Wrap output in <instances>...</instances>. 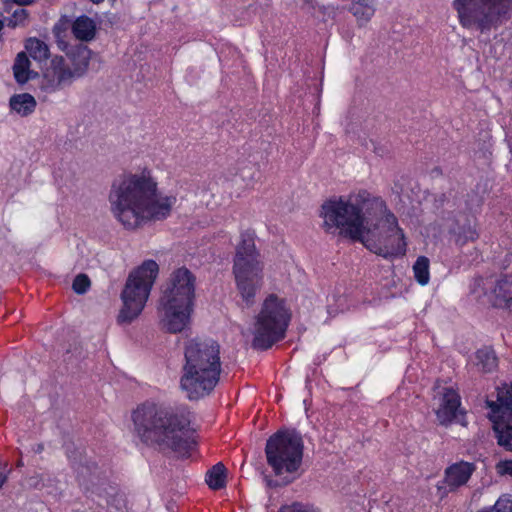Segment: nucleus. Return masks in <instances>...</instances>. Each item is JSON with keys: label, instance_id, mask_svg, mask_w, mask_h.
<instances>
[{"label": "nucleus", "instance_id": "nucleus-29", "mask_svg": "<svg viewBox=\"0 0 512 512\" xmlns=\"http://www.w3.org/2000/svg\"><path fill=\"white\" fill-rule=\"evenodd\" d=\"M478 512H512V500L501 497L496 501L494 506Z\"/></svg>", "mask_w": 512, "mask_h": 512}, {"label": "nucleus", "instance_id": "nucleus-6", "mask_svg": "<svg viewBox=\"0 0 512 512\" xmlns=\"http://www.w3.org/2000/svg\"><path fill=\"white\" fill-rule=\"evenodd\" d=\"M263 268L254 236L248 232L243 233L236 248L233 274L237 290L247 307L255 303V296L263 286Z\"/></svg>", "mask_w": 512, "mask_h": 512}, {"label": "nucleus", "instance_id": "nucleus-36", "mask_svg": "<svg viewBox=\"0 0 512 512\" xmlns=\"http://www.w3.org/2000/svg\"><path fill=\"white\" fill-rule=\"evenodd\" d=\"M5 3H16L19 5H27L32 2V0H3Z\"/></svg>", "mask_w": 512, "mask_h": 512}, {"label": "nucleus", "instance_id": "nucleus-27", "mask_svg": "<svg viewBox=\"0 0 512 512\" xmlns=\"http://www.w3.org/2000/svg\"><path fill=\"white\" fill-rule=\"evenodd\" d=\"M429 259L425 256H419L413 265L414 277L416 281L424 286L429 282Z\"/></svg>", "mask_w": 512, "mask_h": 512}, {"label": "nucleus", "instance_id": "nucleus-38", "mask_svg": "<svg viewBox=\"0 0 512 512\" xmlns=\"http://www.w3.org/2000/svg\"><path fill=\"white\" fill-rule=\"evenodd\" d=\"M5 480H6V477H5L4 473L0 471V488L4 484Z\"/></svg>", "mask_w": 512, "mask_h": 512}, {"label": "nucleus", "instance_id": "nucleus-33", "mask_svg": "<svg viewBox=\"0 0 512 512\" xmlns=\"http://www.w3.org/2000/svg\"><path fill=\"white\" fill-rule=\"evenodd\" d=\"M497 471L501 475H512V460L499 462L497 464Z\"/></svg>", "mask_w": 512, "mask_h": 512}, {"label": "nucleus", "instance_id": "nucleus-13", "mask_svg": "<svg viewBox=\"0 0 512 512\" xmlns=\"http://www.w3.org/2000/svg\"><path fill=\"white\" fill-rule=\"evenodd\" d=\"M194 305L159 300L160 324L169 333L182 332L190 323Z\"/></svg>", "mask_w": 512, "mask_h": 512}, {"label": "nucleus", "instance_id": "nucleus-15", "mask_svg": "<svg viewBox=\"0 0 512 512\" xmlns=\"http://www.w3.org/2000/svg\"><path fill=\"white\" fill-rule=\"evenodd\" d=\"M89 55L90 52L86 48L80 47L77 60H73V69L65 63L62 57L53 58L52 69L58 83H66L83 75L88 67Z\"/></svg>", "mask_w": 512, "mask_h": 512}, {"label": "nucleus", "instance_id": "nucleus-16", "mask_svg": "<svg viewBox=\"0 0 512 512\" xmlns=\"http://www.w3.org/2000/svg\"><path fill=\"white\" fill-rule=\"evenodd\" d=\"M476 467L474 463L460 461L448 466L444 471V479L442 483L445 485H438V491L442 492V495H446L448 492H454L458 488L467 484Z\"/></svg>", "mask_w": 512, "mask_h": 512}, {"label": "nucleus", "instance_id": "nucleus-31", "mask_svg": "<svg viewBox=\"0 0 512 512\" xmlns=\"http://www.w3.org/2000/svg\"><path fill=\"white\" fill-rule=\"evenodd\" d=\"M91 286L90 279L85 274H79L73 281V290L77 294L85 293Z\"/></svg>", "mask_w": 512, "mask_h": 512}, {"label": "nucleus", "instance_id": "nucleus-14", "mask_svg": "<svg viewBox=\"0 0 512 512\" xmlns=\"http://www.w3.org/2000/svg\"><path fill=\"white\" fill-rule=\"evenodd\" d=\"M445 219V228L450 236V239L457 245L463 246L469 241H475L478 238V233L475 229L473 217L466 213L459 211Z\"/></svg>", "mask_w": 512, "mask_h": 512}, {"label": "nucleus", "instance_id": "nucleus-11", "mask_svg": "<svg viewBox=\"0 0 512 512\" xmlns=\"http://www.w3.org/2000/svg\"><path fill=\"white\" fill-rule=\"evenodd\" d=\"M489 419L494 424L498 444L512 451V385L497 390L495 401L486 400Z\"/></svg>", "mask_w": 512, "mask_h": 512}, {"label": "nucleus", "instance_id": "nucleus-20", "mask_svg": "<svg viewBox=\"0 0 512 512\" xmlns=\"http://www.w3.org/2000/svg\"><path fill=\"white\" fill-rule=\"evenodd\" d=\"M376 0H353L349 11L356 18L358 26L366 25L374 16Z\"/></svg>", "mask_w": 512, "mask_h": 512}, {"label": "nucleus", "instance_id": "nucleus-22", "mask_svg": "<svg viewBox=\"0 0 512 512\" xmlns=\"http://www.w3.org/2000/svg\"><path fill=\"white\" fill-rule=\"evenodd\" d=\"M10 107L20 116H27L34 112L36 100L28 93L17 94L11 97Z\"/></svg>", "mask_w": 512, "mask_h": 512}, {"label": "nucleus", "instance_id": "nucleus-12", "mask_svg": "<svg viewBox=\"0 0 512 512\" xmlns=\"http://www.w3.org/2000/svg\"><path fill=\"white\" fill-rule=\"evenodd\" d=\"M195 282L194 274L186 267H180L171 273L160 299L194 305Z\"/></svg>", "mask_w": 512, "mask_h": 512}, {"label": "nucleus", "instance_id": "nucleus-5", "mask_svg": "<svg viewBox=\"0 0 512 512\" xmlns=\"http://www.w3.org/2000/svg\"><path fill=\"white\" fill-rule=\"evenodd\" d=\"M303 449L302 436L295 430L278 431L268 438L265 446L267 463L280 478L267 479L269 487L288 485L299 476Z\"/></svg>", "mask_w": 512, "mask_h": 512}, {"label": "nucleus", "instance_id": "nucleus-3", "mask_svg": "<svg viewBox=\"0 0 512 512\" xmlns=\"http://www.w3.org/2000/svg\"><path fill=\"white\" fill-rule=\"evenodd\" d=\"M385 209L386 203L382 198L361 190L347 197L326 200L321 205L320 216L326 232L339 230L340 235L359 241L365 230L385 213Z\"/></svg>", "mask_w": 512, "mask_h": 512}, {"label": "nucleus", "instance_id": "nucleus-35", "mask_svg": "<svg viewBox=\"0 0 512 512\" xmlns=\"http://www.w3.org/2000/svg\"><path fill=\"white\" fill-rule=\"evenodd\" d=\"M319 11L323 15V20H326V16L328 18H334L336 16V8L332 6H320Z\"/></svg>", "mask_w": 512, "mask_h": 512}, {"label": "nucleus", "instance_id": "nucleus-10", "mask_svg": "<svg viewBox=\"0 0 512 512\" xmlns=\"http://www.w3.org/2000/svg\"><path fill=\"white\" fill-rule=\"evenodd\" d=\"M290 321V314L283 300L276 295H269L261 308L254 325L252 347L266 350L285 336Z\"/></svg>", "mask_w": 512, "mask_h": 512}, {"label": "nucleus", "instance_id": "nucleus-39", "mask_svg": "<svg viewBox=\"0 0 512 512\" xmlns=\"http://www.w3.org/2000/svg\"><path fill=\"white\" fill-rule=\"evenodd\" d=\"M93 3H96V0H91Z\"/></svg>", "mask_w": 512, "mask_h": 512}, {"label": "nucleus", "instance_id": "nucleus-37", "mask_svg": "<svg viewBox=\"0 0 512 512\" xmlns=\"http://www.w3.org/2000/svg\"><path fill=\"white\" fill-rule=\"evenodd\" d=\"M305 5L311 9H315V0H304Z\"/></svg>", "mask_w": 512, "mask_h": 512}, {"label": "nucleus", "instance_id": "nucleus-25", "mask_svg": "<svg viewBox=\"0 0 512 512\" xmlns=\"http://www.w3.org/2000/svg\"><path fill=\"white\" fill-rule=\"evenodd\" d=\"M206 483L213 490H219L226 485V468L219 462L206 473Z\"/></svg>", "mask_w": 512, "mask_h": 512}, {"label": "nucleus", "instance_id": "nucleus-17", "mask_svg": "<svg viewBox=\"0 0 512 512\" xmlns=\"http://www.w3.org/2000/svg\"><path fill=\"white\" fill-rule=\"evenodd\" d=\"M98 507L106 512H124L126 502L124 495L120 493L115 484H101L98 494Z\"/></svg>", "mask_w": 512, "mask_h": 512}, {"label": "nucleus", "instance_id": "nucleus-1", "mask_svg": "<svg viewBox=\"0 0 512 512\" xmlns=\"http://www.w3.org/2000/svg\"><path fill=\"white\" fill-rule=\"evenodd\" d=\"M108 199L113 216L125 229L133 231L165 220L176 203L174 196L158 191L157 182L146 169L115 178Z\"/></svg>", "mask_w": 512, "mask_h": 512}, {"label": "nucleus", "instance_id": "nucleus-4", "mask_svg": "<svg viewBox=\"0 0 512 512\" xmlns=\"http://www.w3.org/2000/svg\"><path fill=\"white\" fill-rule=\"evenodd\" d=\"M180 386L190 400L209 395L219 382L220 346L211 339L195 338L184 349Z\"/></svg>", "mask_w": 512, "mask_h": 512}, {"label": "nucleus", "instance_id": "nucleus-24", "mask_svg": "<svg viewBox=\"0 0 512 512\" xmlns=\"http://www.w3.org/2000/svg\"><path fill=\"white\" fill-rule=\"evenodd\" d=\"M73 21L68 16H62L53 28L57 44L61 50L68 47V39L72 33Z\"/></svg>", "mask_w": 512, "mask_h": 512}, {"label": "nucleus", "instance_id": "nucleus-18", "mask_svg": "<svg viewBox=\"0 0 512 512\" xmlns=\"http://www.w3.org/2000/svg\"><path fill=\"white\" fill-rule=\"evenodd\" d=\"M460 407V396L452 388H443L441 403L436 415L442 425L451 423L457 416Z\"/></svg>", "mask_w": 512, "mask_h": 512}, {"label": "nucleus", "instance_id": "nucleus-34", "mask_svg": "<svg viewBox=\"0 0 512 512\" xmlns=\"http://www.w3.org/2000/svg\"><path fill=\"white\" fill-rule=\"evenodd\" d=\"M279 512H311L301 503H293L290 506H285L281 508Z\"/></svg>", "mask_w": 512, "mask_h": 512}, {"label": "nucleus", "instance_id": "nucleus-32", "mask_svg": "<svg viewBox=\"0 0 512 512\" xmlns=\"http://www.w3.org/2000/svg\"><path fill=\"white\" fill-rule=\"evenodd\" d=\"M27 17V12L25 9L19 8L14 11L12 19L10 20L13 26L20 25L24 22Z\"/></svg>", "mask_w": 512, "mask_h": 512}, {"label": "nucleus", "instance_id": "nucleus-30", "mask_svg": "<svg viewBox=\"0 0 512 512\" xmlns=\"http://www.w3.org/2000/svg\"><path fill=\"white\" fill-rule=\"evenodd\" d=\"M440 203V206H447L448 208L459 207V203L461 199L457 196L456 193L449 191L448 193H443L437 200Z\"/></svg>", "mask_w": 512, "mask_h": 512}, {"label": "nucleus", "instance_id": "nucleus-26", "mask_svg": "<svg viewBox=\"0 0 512 512\" xmlns=\"http://www.w3.org/2000/svg\"><path fill=\"white\" fill-rule=\"evenodd\" d=\"M30 61L25 52L18 53L13 70L14 76L18 83H25L31 77V71L29 69Z\"/></svg>", "mask_w": 512, "mask_h": 512}, {"label": "nucleus", "instance_id": "nucleus-28", "mask_svg": "<svg viewBox=\"0 0 512 512\" xmlns=\"http://www.w3.org/2000/svg\"><path fill=\"white\" fill-rule=\"evenodd\" d=\"M25 48L29 55L35 60H43L48 57L47 45L36 38H30L26 41Z\"/></svg>", "mask_w": 512, "mask_h": 512}, {"label": "nucleus", "instance_id": "nucleus-2", "mask_svg": "<svg viewBox=\"0 0 512 512\" xmlns=\"http://www.w3.org/2000/svg\"><path fill=\"white\" fill-rule=\"evenodd\" d=\"M131 418L139 439L162 452L188 456L196 443L190 427L191 414L184 408L145 402L132 412Z\"/></svg>", "mask_w": 512, "mask_h": 512}, {"label": "nucleus", "instance_id": "nucleus-19", "mask_svg": "<svg viewBox=\"0 0 512 512\" xmlns=\"http://www.w3.org/2000/svg\"><path fill=\"white\" fill-rule=\"evenodd\" d=\"M494 305L512 311V274L497 280L494 289Z\"/></svg>", "mask_w": 512, "mask_h": 512}, {"label": "nucleus", "instance_id": "nucleus-8", "mask_svg": "<svg viewBox=\"0 0 512 512\" xmlns=\"http://www.w3.org/2000/svg\"><path fill=\"white\" fill-rule=\"evenodd\" d=\"M158 272V264L154 260H146L129 274L121 293L123 305L117 316L118 324L128 325L141 314Z\"/></svg>", "mask_w": 512, "mask_h": 512}, {"label": "nucleus", "instance_id": "nucleus-7", "mask_svg": "<svg viewBox=\"0 0 512 512\" xmlns=\"http://www.w3.org/2000/svg\"><path fill=\"white\" fill-rule=\"evenodd\" d=\"M452 7L463 28L485 33L508 20L512 0H453Z\"/></svg>", "mask_w": 512, "mask_h": 512}, {"label": "nucleus", "instance_id": "nucleus-9", "mask_svg": "<svg viewBox=\"0 0 512 512\" xmlns=\"http://www.w3.org/2000/svg\"><path fill=\"white\" fill-rule=\"evenodd\" d=\"M374 223L365 230L359 242L384 258L405 255L407 243L395 215L386 208L385 213Z\"/></svg>", "mask_w": 512, "mask_h": 512}, {"label": "nucleus", "instance_id": "nucleus-23", "mask_svg": "<svg viewBox=\"0 0 512 512\" xmlns=\"http://www.w3.org/2000/svg\"><path fill=\"white\" fill-rule=\"evenodd\" d=\"M475 364L480 371L491 373L498 366V358L492 348L484 347L476 352Z\"/></svg>", "mask_w": 512, "mask_h": 512}, {"label": "nucleus", "instance_id": "nucleus-21", "mask_svg": "<svg viewBox=\"0 0 512 512\" xmlns=\"http://www.w3.org/2000/svg\"><path fill=\"white\" fill-rule=\"evenodd\" d=\"M95 30L96 25L93 19L86 15L79 16L73 21L72 34L78 40H92L95 35Z\"/></svg>", "mask_w": 512, "mask_h": 512}]
</instances>
